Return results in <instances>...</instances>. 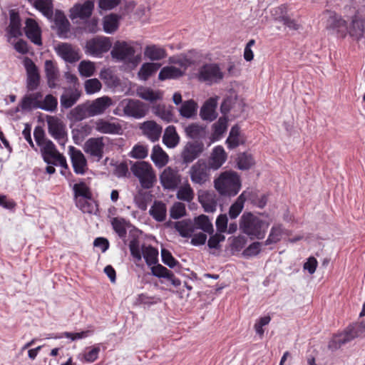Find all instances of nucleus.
<instances>
[{"label":"nucleus","instance_id":"f257e3e1","mask_svg":"<svg viewBox=\"0 0 365 365\" xmlns=\"http://www.w3.org/2000/svg\"><path fill=\"white\" fill-rule=\"evenodd\" d=\"M214 187L222 196H235L241 188L240 178L235 171H224L214 180Z\"/></svg>","mask_w":365,"mask_h":365},{"label":"nucleus","instance_id":"f03ea898","mask_svg":"<svg viewBox=\"0 0 365 365\" xmlns=\"http://www.w3.org/2000/svg\"><path fill=\"white\" fill-rule=\"evenodd\" d=\"M269 222L251 212H244L240 217V229L251 239H262L269 227Z\"/></svg>","mask_w":365,"mask_h":365},{"label":"nucleus","instance_id":"7ed1b4c3","mask_svg":"<svg viewBox=\"0 0 365 365\" xmlns=\"http://www.w3.org/2000/svg\"><path fill=\"white\" fill-rule=\"evenodd\" d=\"M130 170L138 178L143 188H151L156 182V175L151 165L145 161L136 162L132 165Z\"/></svg>","mask_w":365,"mask_h":365},{"label":"nucleus","instance_id":"20e7f679","mask_svg":"<svg viewBox=\"0 0 365 365\" xmlns=\"http://www.w3.org/2000/svg\"><path fill=\"white\" fill-rule=\"evenodd\" d=\"M365 334V322H356L349 325L342 334L334 338L331 344L329 345V348L337 349L341 345L349 342L354 339Z\"/></svg>","mask_w":365,"mask_h":365},{"label":"nucleus","instance_id":"39448f33","mask_svg":"<svg viewBox=\"0 0 365 365\" xmlns=\"http://www.w3.org/2000/svg\"><path fill=\"white\" fill-rule=\"evenodd\" d=\"M48 133L57 143L64 146L68 141V134L65 123L56 116L48 115L46 117Z\"/></svg>","mask_w":365,"mask_h":365},{"label":"nucleus","instance_id":"423d86ee","mask_svg":"<svg viewBox=\"0 0 365 365\" xmlns=\"http://www.w3.org/2000/svg\"><path fill=\"white\" fill-rule=\"evenodd\" d=\"M124 115L136 119L145 117L148 113V108L144 103L139 100L125 98L120 101Z\"/></svg>","mask_w":365,"mask_h":365},{"label":"nucleus","instance_id":"0eeeda50","mask_svg":"<svg viewBox=\"0 0 365 365\" xmlns=\"http://www.w3.org/2000/svg\"><path fill=\"white\" fill-rule=\"evenodd\" d=\"M197 78L199 81L209 84L217 83L224 78V73L216 63L205 64L200 68Z\"/></svg>","mask_w":365,"mask_h":365},{"label":"nucleus","instance_id":"6e6552de","mask_svg":"<svg viewBox=\"0 0 365 365\" xmlns=\"http://www.w3.org/2000/svg\"><path fill=\"white\" fill-rule=\"evenodd\" d=\"M211 169L207 163L203 160H199L191 166L189 170V175L191 181L194 184L202 185L210 180Z\"/></svg>","mask_w":365,"mask_h":365},{"label":"nucleus","instance_id":"1a4fd4ad","mask_svg":"<svg viewBox=\"0 0 365 365\" xmlns=\"http://www.w3.org/2000/svg\"><path fill=\"white\" fill-rule=\"evenodd\" d=\"M40 150L46 163L60 165L66 169L68 168L66 158L57 150L52 141L47 143V145L40 148Z\"/></svg>","mask_w":365,"mask_h":365},{"label":"nucleus","instance_id":"9d476101","mask_svg":"<svg viewBox=\"0 0 365 365\" xmlns=\"http://www.w3.org/2000/svg\"><path fill=\"white\" fill-rule=\"evenodd\" d=\"M160 181L164 189L175 190L181 183L179 170L171 167L165 168L160 175Z\"/></svg>","mask_w":365,"mask_h":365},{"label":"nucleus","instance_id":"9b49d317","mask_svg":"<svg viewBox=\"0 0 365 365\" xmlns=\"http://www.w3.org/2000/svg\"><path fill=\"white\" fill-rule=\"evenodd\" d=\"M135 50L132 43L118 41L114 43L110 54L113 58L120 61H130Z\"/></svg>","mask_w":365,"mask_h":365},{"label":"nucleus","instance_id":"f8f14e48","mask_svg":"<svg viewBox=\"0 0 365 365\" xmlns=\"http://www.w3.org/2000/svg\"><path fill=\"white\" fill-rule=\"evenodd\" d=\"M73 191L77 205L83 212H91V204L86 201L92 198L89 187L84 182H80L74 185Z\"/></svg>","mask_w":365,"mask_h":365},{"label":"nucleus","instance_id":"ddd939ff","mask_svg":"<svg viewBox=\"0 0 365 365\" xmlns=\"http://www.w3.org/2000/svg\"><path fill=\"white\" fill-rule=\"evenodd\" d=\"M205 150L202 141H190L183 147L180 157L184 163H190L197 158Z\"/></svg>","mask_w":365,"mask_h":365},{"label":"nucleus","instance_id":"4468645a","mask_svg":"<svg viewBox=\"0 0 365 365\" xmlns=\"http://www.w3.org/2000/svg\"><path fill=\"white\" fill-rule=\"evenodd\" d=\"M111 47V43L107 37H96L86 42V53L93 56H100L107 52Z\"/></svg>","mask_w":365,"mask_h":365},{"label":"nucleus","instance_id":"2eb2a0df","mask_svg":"<svg viewBox=\"0 0 365 365\" xmlns=\"http://www.w3.org/2000/svg\"><path fill=\"white\" fill-rule=\"evenodd\" d=\"M328 29L336 31L341 37L346 35L347 26L346 21L334 11H328L324 14Z\"/></svg>","mask_w":365,"mask_h":365},{"label":"nucleus","instance_id":"dca6fc26","mask_svg":"<svg viewBox=\"0 0 365 365\" xmlns=\"http://www.w3.org/2000/svg\"><path fill=\"white\" fill-rule=\"evenodd\" d=\"M24 66L27 75V88L29 91H34L38 88L40 83L38 69L34 61L28 57L24 58Z\"/></svg>","mask_w":365,"mask_h":365},{"label":"nucleus","instance_id":"f3484780","mask_svg":"<svg viewBox=\"0 0 365 365\" xmlns=\"http://www.w3.org/2000/svg\"><path fill=\"white\" fill-rule=\"evenodd\" d=\"M69 155L74 172L76 174L83 175L87 169V160L83 153L73 146H69Z\"/></svg>","mask_w":365,"mask_h":365},{"label":"nucleus","instance_id":"a211bd4d","mask_svg":"<svg viewBox=\"0 0 365 365\" xmlns=\"http://www.w3.org/2000/svg\"><path fill=\"white\" fill-rule=\"evenodd\" d=\"M57 54L65 61L74 63L81 58L78 50L68 43H61L55 47Z\"/></svg>","mask_w":365,"mask_h":365},{"label":"nucleus","instance_id":"6ab92c4d","mask_svg":"<svg viewBox=\"0 0 365 365\" xmlns=\"http://www.w3.org/2000/svg\"><path fill=\"white\" fill-rule=\"evenodd\" d=\"M91 117L101 115L113 105L111 98L107 96L99 97L92 101H87Z\"/></svg>","mask_w":365,"mask_h":365},{"label":"nucleus","instance_id":"aec40b11","mask_svg":"<svg viewBox=\"0 0 365 365\" xmlns=\"http://www.w3.org/2000/svg\"><path fill=\"white\" fill-rule=\"evenodd\" d=\"M104 147L103 137L91 138L85 143L83 149L86 153L99 160L103 158Z\"/></svg>","mask_w":365,"mask_h":365},{"label":"nucleus","instance_id":"412c9836","mask_svg":"<svg viewBox=\"0 0 365 365\" xmlns=\"http://www.w3.org/2000/svg\"><path fill=\"white\" fill-rule=\"evenodd\" d=\"M95 129L103 134L119 135L122 133V125L119 123L104 118H99L95 122Z\"/></svg>","mask_w":365,"mask_h":365},{"label":"nucleus","instance_id":"4be33fe9","mask_svg":"<svg viewBox=\"0 0 365 365\" xmlns=\"http://www.w3.org/2000/svg\"><path fill=\"white\" fill-rule=\"evenodd\" d=\"M94 8L93 1L88 0L83 4H77L70 9L69 17L71 19L80 18L81 19L90 17Z\"/></svg>","mask_w":365,"mask_h":365},{"label":"nucleus","instance_id":"5701e85b","mask_svg":"<svg viewBox=\"0 0 365 365\" xmlns=\"http://www.w3.org/2000/svg\"><path fill=\"white\" fill-rule=\"evenodd\" d=\"M227 158V155L222 146L213 148L207 163L211 170H217L222 167Z\"/></svg>","mask_w":365,"mask_h":365},{"label":"nucleus","instance_id":"b1692460","mask_svg":"<svg viewBox=\"0 0 365 365\" xmlns=\"http://www.w3.org/2000/svg\"><path fill=\"white\" fill-rule=\"evenodd\" d=\"M198 201L207 212H214L216 210L217 201V196L212 191H200Z\"/></svg>","mask_w":365,"mask_h":365},{"label":"nucleus","instance_id":"393cba45","mask_svg":"<svg viewBox=\"0 0 365 365\" xmlns=\"http://www.w3.org/2000/svg\"><path fill=\"white\" fill-rule=\"evenodd\" d=\"M185 133L187 138L195 140V141H200L206 138L208 131L207 126L197 123H192L185 128Z\"/></svg>","mask_w":365,"mask_h":365},{"label":"nucleus","instance_id":"a878e982","mask_svg":"<svg viewBox=\"0 0 365 365\" xmlns=\"http://www.w3.org/2000/svg\"><path fill=\"white\" fill-rule=\"evenodd\" d=\"M140 129L143 135L153 142L158 140L162 133V127L153 120H148L141 123Z\"/></svg>","mask_w":365,"mask_h":365},{"label":"nucleus","instance_id":"bb28decb","mask_svg":"<svg viewBox=\"0 0 365 365\" xmlns=\"http://www.w3.org/2000/svg\"><path fill=\"white\" fill-rule=\"evenodd\" d=\"M217 97L210 98L203 104L200 112V115L202 120L212 121L217 118Z\"/></svg>","mask_w":365,"mask_h":365},{"label":"nucleus","instance_id":"cd10ccee","mask_svg":"<svg viewBox=\"0 0 365 365\" xmlns=\"http://www.w3.org/2000/svg\"><path fill=\"white\" fill-rule=\"evenodd\" d=\"M44 71L48 87L51 88H55L56 86V81L60 76L56 63L52 60H46L44 63Z\"/></svg>","mask_w":365,"mask_h":365},{"label":"nucleus","instance_id":"c85d7f7f","mask_svg":"<svg viewBox=\"0 0 365 365\" xmlns=\"http://www.w3.org/2000/svg\"><path fill=\"white\" fill-rule=\"evenodd\" d=\"M25 33L26 36L35 44L41 45V29L37 22L33 19L26 21Z\"/></svg>","mask_w":365,"mask_h":365},{"label":"nucleus","instance_id":"c756f323","mask_svg":"<svg viewBox=\"0 0 365 365\" xmlns=\"http://www.w3.org/2000/svg\"><path fill=\"white\" fill-rule=\"evenodd\" d=\"M347 32L352 38L356 40L361 38L364 33V20L357 15L353 16L349 26L347 27Z\"/></svg>","mask_w":365,"mask_h":365},{"label":"nucleus","instance_id":"7c9ffc66","mask_svg":"<svg viewBox=\"0 0 365 365\" xmlns=\"http://www.w3.org/2000/svg\"><path fill=\"white\" fill-rule=\"evenodd\" d=\"M81 96V92L76 88H66L61 96V105L65 108L72 107Z\"/></svg>","mask_w":365,"mask_h":365},{"label":"nucleus","instance_id":"2f4dec72","mask_svg":"<svg viewBox=\"0 0 365 365\" xmlns=\"http://www.w3.org/2000/svg\"><path fill=\"white\" fill-rule=\"evenodd\" d=\"M54 24L59 36H66L70 30V23L61 11L56 10L54 15Z\"/></svg>","mask_w":365,"mask_h":365},{"label":"nucleus","instance_id":"473e14b6","mask_svg":"<svg viewBox=\"0 0 365 365\" xmlns=\"http://www.w3.org/2000/svg\"><path fill=\"white\" fill-rule=\"evenodd\" d=\"M10 14V24L8 27V33L9 38L14 37L16 38L18 36H21V19L18 12L15 10L12 9L9 12Z\"/></svg>","mask_w":365,"mask_h":365},{"label":"nucleus","instance_id":"72a5a7b5","mask_svg":"<svg viewBox=\"0 0 365 365\" xmlns=\"http://www.w3.org/2000/svg\"><path fill=\"white\" fill-rule=\"evenodd\" d=\"M137 95L140 98L150 101L155 102L163 98V92L159 90H153L148 87L140 86L137 89Z\"/></svg>","mask_w":365,"mask_h":365},{"label":"nucleus","instance_id":"f704fd0d","mask_svg":"<svg viewBox=\"0 0 365 365\" xmlns=\"http://www.w3.org/2000/svg\"><path fill=\"white\" fill-rule=\"evenodd\" d=\"M29 1L48 19H52L53 6L52 0H29Z\"/></svg>","mask_w":365,"mask_h":365},{"label":"nucleus","instance_id":"c9c22d12","mask_svg":"<svg viewBox=\"0 0 365 365\" xmlns=\"http://www.w3.org/2000/svg\"><path fill=\"white\" fill-rule=\"evenodd\" d=\"M144 56L152 61H160L167 56V52L159 46L150 45L145 48Z\"/></svg>","mask_w":365,"mask_h":365},{"label":"nucleus","instance_id":"e433bc0d","mask_svg":"<svg viewBox=\"0 0 365 365\" xmlns=\"http://www.w3.org/2000/svg\"><path fill=\"white\" fill-rule=\"evenodd\" d=\"M150 158L155 166L159 168L164 167L169 160L168 155L158 145L153 146Z\"/></svg>","mask_w":365,"mask_h":365},{"label":"nucleus","instance_id":"4c0bfd02","mask_svg":"<svg viewBox=\"0 0 365 365\" xmlns=\"http://www.w3.org/2000/svg\"><path fill=\"white\" fill-rule=\"evenodd\" d=\"M176 197L179 200L188 203L194 200V190L187 181H185L182 185L178 186Z\"/></svg>","mask_w":365,"mask_h":365},{"label":"nucleus","instance_id":"58836bf2","mask_svg":"<svg viewBox=\"0 0 365 365\" xmlns=\"http://www.w3.org/2000/svg\"><path fill=\"white\" fill-rule=\"evenodd\" d=\"M245 103L242 101H239L237 98L230 96L226 98L221 105V110L222 113H225L230 110H233L235 111H244Z\"/></svg>","mask_w":365,"mask_h":365},{"label":"nucleus","instance_id":"ea45409f","mask_svg":"<svg viewBox=\"0 0 365 365\" xmlns=\"http://www.w3.org/2000/svg\"><path fill=\"white\" fill-rule=\"evenodd\" d=\"M163 143L170 148H173L178 145L180 142V137L173 125H169L165 130L163 136Z\"/></svg>","mask_w":365,"mask_h":365},{"label":"nucleus","instance_id":"a19ab883","mask_svg":"<svg viewBox=\"0 0 365 365\" xmlns=\"http://www.w3.org/2000/svg\"><path fill=\"white\" fill-rule=\"evenodd\" d=\"M161 64L153 63V62H148L144 63L140 68L137 75L139 79L142 81H147L150 76L154 75L157 71L160 68Z\"/></svg>","mask_w":365,"mask_h":365},{"label":"nucleus","instance_id":"79ce46f5","mask_svg":"<svg viewBox=\"0 0 365 365\" xmlns=\"http://www.w3.org/2000/svg\"><path fill=\"white\" fill-rule=\"evenodd\" d=\"M69 115L71 118L75 121H81L91 117L87 102L76 106L70 111Z\"/></svg>","mask_w":365,"mask_h":365},{"label":"nucleus","instance_id":"37998d69","mask_svg":"<svg viewBox=\"0 0 365 365\" xmlns=\"http://www.w3.org/2000/svg\"><path fill=\"white\" fill-rule=\"evenodd\" d=\"M174 227L183 237H191L195 232V225L190 220H184L174 222Z\"/></svg>","mask_w":365,"mask_h":365},{"label":"nucleus","instance_id":"c03bdc74","mask_svg":"<svg viewBox=\"0 0 365 365\" xmlns=\"http://www.w3.org/2000/svg\"><path fill=\"white\" fill-rule=\"evenodd\" d=\"M197 103L194 100L185 101L179 108L180 115L185 118H192L197 115Z\"/></svg>","mask_w":365,"mask_h":365},{"label":"nucleus","instance_id":"a18cd8bd","mask_svg":"<svg viewBox=\"0 0 365 365\" xmlns=\"http://www.w3.org/2000/svg\"><path fill=\"white\" fill-rule=\"evenodd\" d=\"M184 73L180 69L173 66L163 67L159 74L158 79L165 81L166 79L177 78L182 76Z\"/></svg>","mask_w":365,"mask_h":365},{"label":"nucleus","instance_id":"49530a36","mask_svg":"<svg viewBox=\"0 0 365 365\" xmlns=\"http://www.w3.org/2000/svg\"><path fill=\"white\" fill-rule=\"evenodd\" d=\"M247 200V192H243L230 206L229 209V216L231 219L237 218L244 207V203Z\"/></svg>","mask_w":365,"mask_h":365},{"label":"nucleus","instance_id":"de8ad7c7","mask_svg":"<svg viewBox=\"0 0 365 365\" xmlns=\"http://www.w3.org/2000/svg\"><path fill=\"white\" fill-rule=\"evenodd\" d=\"M120 16L117 14H111L103 18V30L106 33L112 34L118 28V21Z\"/></svg>","mask_w":365,"mask_h":365},{"label":"nucleus","instance_id":"09e8293b","mask_svg":"<svg viewBox=\"0 0 365 365\" xmlns=\"http://www.w3.org/2000/svg\"><path fill=\"white\" fill-rule=\"evenodd\" d=\"M193 224L195 225V230L200 229L208 234L213 232L212 224L207 215H200L195 217Z\"/></svg>","mask_w":365,"mask_h":365},{"label":"nucleus","instance_id":"8fccbe9b","mask_svg":"<svg viewBox=\"0 0 365 365\" xmlns=\"http://www.w3.org/2000/svg\"><path fill=\"white\" fill-rule=\"evenodd\" d=\"M153 111L155 115L160 117L166 122H170L173 118L172 108L163 104H158L153 107Z\"/></svg>","mask_w":365,"mask_h":365},{"label":"nucleus","instance_id":"3c124183","mask_svg":"<svg viewBox=\"0 0 365 365\" xmlns=\"http://www.w3.org/2000/svg\"><path fill=\"white\" fill-rule=\"evenodd\" d=\"M166 206L162 202H155L153 205L150 209V214L157 221L161 222L165 219L166 217Z\"/></svg>","mask_w":365,"mask_h":365},{"label":"nucleus","instance_id":"603ef678","mask_svg":"<svg viewBox=\"0 0 365 365\" xmlns=\"http://www.w3.org/2000/svg\"><path fill=\"white\" fill-rule=\"evenodd\" d=\"M142 254L148 266H152L158 262V251L152 246H143Z\"/></svg>","mask_w":365,"mask_h":365},{"label":"nucleus","instance_id":"864d4df0","mask_svg":"<svg viewBox=\"0 0 365 365\" xmlns=\"http://www.w3.org/2000/svg\"><path fill=\"white\" fill-rule=\"evenodd\" d=\"M99 77L107 84L108 86H117L119 83L118 77L115 75L113 71L110 68H103L99 73Z\"/></svg>","mask_w":365,"mask_h":365},{"label":"nucleus","instance_id":"5fc2aeb1","mask_svg":"<svg viewBox=\"0 0 365 365\" xmlns=\"http://www.w3.org/2000/svg\"><path fill=\"white\" fill-rule=\"evenodd\" d=\"M78 69L81 76L88 78L94 74L96 66L93 62L84 60L80 62Z\"/></svg>","mask_w":365,"mask_h":365},{"label":"nucleus","instance_id":"6e6d98bb","mask_svg":"<svg viewBox=\"0 0 365 365\" xmlns=\"http://www.w3.org/2000/svg\"><path fill=\"white\" fill-rule=\"evenodd\" d=\"M58 106V101L56 97L48 94L46 95L44 99L41 101V105H37L38 108L42 110L53 112L56 110Z\"/></svg>","mask_w":365,"mask_h":365},{"label":"nucleus","instance_id":"4d7b16f0","mask_svg":"<svg viewBox=\"0 0 365 365\" xmlns=\"http://www.w3.org/2000/svg\"><path fill=\"white\" fill-rule=\"evenodd\" d=\"M102 84L97 78L88 79L84 83L85 91L87 94H93L101 91Z\"/></svg>","mask_w":365,"mask_h":365},{"label":"nucleus","instance_id":"13d9d810","mask_svg":"<svg viewBox=\"0 0 365 365\" xmlns=\"http://www.w3.org/2000/svg\"><path fill=\"white\" fill-rule=\"evenodd\" d=\"M227 127V120L225 118H220L212 125L214 140L218 139L225 132Z\"/></svg>","mask_w":365,"mask_h":365},{"label":"nucleus","instance_id":"bf43d9fd","mask_svg":"<svg viewBox=\"0 0 365 365\" xmlns=\"http://www.w3.org/2000/svg\"><path fill=\"white\" fill-rule=\"evenodd\" d=\"M186 214L185 205L181 202H175L170 210V215L173 219H178Z\"/></svg>","mask_w":365,"mask_h":365},{"label":"nucleus","instance_id":"052dcab7","mask_svg":"<svg viewBox=\"0 0 365 365\" xmlns=\"http://www.w3.org/2000/svg\"><path fill=\"white\" fill-rule=\"evenodd\" d=\"M249 197L252 203L259 207L263 208L267 202V197L264 194H256L247 192V198Z\"/></svg>","mask_w":365,"mask_h":365},{"label":"nucleus","instance_id":"680f3d73","mask_svg":"<svg viewBox=\"0 0 365 365\" xmlns=\"http://www.w3.org/2000/svg\"><path fill=\"white\" fill-rule=\"evenodd\" d=\"M34 135L35 141L36 144L40 147V148L43 147L45 145H47V143L51 142V140L48 139L46 137L44 130L40 126H37L35 128Z\"/></svg>","mask_w":365,"mask_h":365},{"label":"nucleus","instance_id":"e2e57ef3","mask_svg":"<svg viewBox=\"0 0 365 365\" xmlns=\"http://www.w3.org/2000/svg\"><path fill=\"white\" fill-rule=\"evenodd\" d=\"M254 164V160L251 155L241 153L237 158L238 168L240 170H247Z\"/></svg>","mask_w":365,"mask_h":365},{"label":"nucleus","instance_id":"0e129e2a","mask_svg":"<svg viewBox=\"0 0 365 365\" xmlns=\"http://www.w3.org/2000/svg\"><path fill=\"white\" fill-rule=\"evenodd\" d=\"M282 234V228L280 225H276L272 227L271 232L267 240L265 241V245H270L276 243L281 239Z\"/></svg>","mask_w":365,"mask_h":365},{"label":"nucleus","instance_id":"69168bd1","mask_svg":"<svg viewBox=\"0 0 365 365\" xmlns=\"http://www.w3.org/2000/svg\"><path fill=\"white\" fill-rule=\"evenodd\" d=\"M125 220L121 218L115 217L112 220V226L120 237L126 235Z\"/></svg>","mask_w":365,"mask_h":365},{"label":"nucleus","instance_id":"338daca9","mask_svg":"<svg viewBox=\"0 0 365 365\" xmlns=\"http://www.w3.org/2000/svg\"><path fill=\"white\" fill-rule=\"evenodd\" d=\"M151 270L153 274L158 277L172 278V272L161 264H154Z\"/></svg>","mask_w":365,"mask_h":365},{"label":"nucleus","instance_id":"774afa93","mask_svg":"<svg viewBox=\"0 0 365 365\" xmlns=\"http://www.w3.org/2000/svg\"><path fill=\"white\" fill-rule=\"evenodd\" d=\"M129 248L131 255L140 261L142 259V249H140L139 242L136 239L132 240L129 243Z\"/></svg>","mask_w":365,"mask_h":365}]
</instances>
